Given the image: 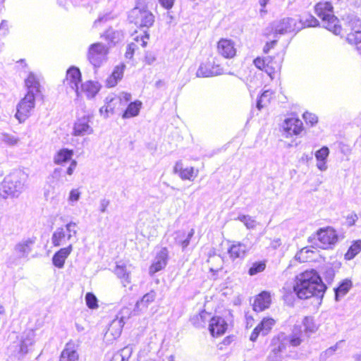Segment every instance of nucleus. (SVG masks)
Wrapping results in <instances>:
<instances>
[{
    "label": "nucleus",
    "mask_w": 361,
    "mask_h": 361,
    "mask_svg": "<svg viewBox=\"0 0 361 361\" xmlns=\"http://www.w3.org/2000/svg\"><path fill=\"white\" fill-rule=\"evenodd\" d=\"M326 288L321 276L314 269L306 270L299 274L295 278L293 286L294 292L302 300L311 298L322 300Z\"/></svg>",
    "instance_id": "1"
},
{
    "label": "nucleus",
    "mask_w": 361,
    "mask_h": 361,
    "mask_svg": "<svg viewBox=\"0 0 361 361\" xmlns=\"http://www.w3.org/2000/svg\"><path fill=\"white\" fill-rule=\"evenodd\" d=\"M26 180L25 174L16 171L7 176L0 185V196L16 197L22 192Z\"/></svg>",
    "instance_id": "2"
},
{
    "label": "nucleus",
    "mask_w": 361,
    "mask_h": 361,
    "mask_svg": "<svg viewBox=\"0 0 361 361\" xmlns=\"http://www.w3.org/2000/svg\"><path fill=\"white\" fill-rule=\"evenodd\" d=\"M314 10L326 29L336 35L341 32V26L338 19L334 14V8L330 2H319L315 6Z\"/></svg>",
    "instance_id": "3"
},
{
    "label": "nucleus",
    "mask_w": 361,
    "mask_h": 361,
    "mask_svg": "<svg viewBox=\"0 0 361 361\" xmlns=\"http://www.w3.org/2000/svg\"><path fill=\"white\" fill-rule=\"evenodd\" d=\"M300 30L301 26H298V20L290 17H286L269 24L264 29V35L269 37L271 34H274V37H277L278 35H286L298 32Z\"/></svg>",
    "instance_id": "4"
},
{
    "label": "nucleus",
    "mask_w": 361,
    "mask_h": 361,
    "mask_svg": "<svg viewBox=\"0 0 361 361\" xmlns=\"http://www.w3.org/2000/svg\"><path fill=\"white\" fill-rule=\"evenodd\" d=\"M110 47L102 42L91 44L87 52L88 61L95 68L101 67L108 60Z\"/></svg>",
    "instance_id": "5"
},
{
    "label": "nucleus",
    "mask_w": 361,
    "mask_h": 361,
    "mask_svg": "<svg viewBox=\"0 0 361 361\" xmlns=\"http://www.w3.org/2000/svg\"><path fill=\"white\" fill-rule=\"evenodd\" d=\"M349 32L346 36V41L355 47L361 54V19L357 16H352L347 23Z\"/></svg>",
    "instance_id": "6"
},
{
    "label": "nucleus",
    "mask_w": 361,
    "mask_h": 361,
    "mask_svg": "<svg viewBox=\"0 0 361 361\" xmlns=\"http://www.w3.org/2000/svg\"><path fill=\"white\" fill-rule=\"evenodd\" d=\"M34 344V340L32 337L27 336L25 338L15 341L8 347V353L11 357L22 360L29 353L30 348Z\"/></svg>",
    "instance_id": "7"
},
{
    "label": "nucleus",
    "mask_w": 361,
    "mask_h": 361,
    "mask_svg": "<svg viewBox=\"0 0 361 361\" xmlns=\"http://www.w3.org/2000/svg\"><path fill=\"white\" fill-rule=\"evenodd\" d=\"M77 224L70 221L66 224L65 228H58L53 233L51 242L54 246L59 247L65 243V238L70 240L72 237L76 236L78 231L76 229Z\"/></svg>",
    "instance_id": "8"
},
{
    "label": "nucleus",
    "mask_w": 361,
    "mask_h": 361,
    "mask_svg": "<svg viewBox=\"0 0 361 361\" xmlns=\"http://www.w3.org/2000/svg\"><path fill=\"white\" fill-rule=\"evenodd\" d=\"M317 246L322 249L332 248L338 241V235L331 227L320 228L317 232Z\"/></svg>",
    "instance_id": "9"
},
{
    "label": "nucleus",
    "mask_w": 361,
    "mask_h": 361,
    "mask_svg": "<svg viewBox=\"0 0 361 361\" xmlns=\"http://www.w3.org/2000/svg\"><path fill=\"white\" fill-rule=\"evenodd\" d=\"M36 97L25 95L17 105L16 118L20 123L26 121L31 115L35 107Z\"/></svg>",
    "instance_id": "10"
},
{
    "label": "nucleus",
    "mask_w": 361,
    "mask_h": 361,
    "mask_svg": "<svg viewBox=\"0 0 361 361\" xmlns=\"http://www.w3.org/2000/svg\"><path fill=\"white\" fill-rule=\"evenodd\" d=\"M91 120L92 117L90 115L77 118L73 126L72 135L82 137L92 135L94 133V129L90 124Z\"/></svg>",
    "instance_id": "11"
},
{
    "label": "nucleus",
    "mask_w": 361,
    "mask_h": 361,
    "mask_svg": "<svg viewBox=\"0 0 361 361\" xmlns=\"http://www.w3.org/2000/svg\"><path fill=\"white\" fill-rule=\"evenodd\" d=\"M286 348V343L283 336L274 338L271 341V350L267 357V361H283Z\"/></svg>",
    "instance_id": "12"
},
{
    "label": "nucleus",
    "mask_w": 361,
    "mask_h": 361,
    "mask_svg": "<svg viewBox=\"0 0 361 361\" xmlns=\"http://www.w3.org/2000/svg\"><path fill=\"white\" fill-rule=\"evenodd\" d=\"M26 94L38 97L42 94V85L39 77L35 73L30 72L24 80Z\"/></svg>",
    "instance_id": "13"
},
{
    "label": "nucleus",
    "mask_w": 361,
    "mask_h": 361,
    "mask_svg": "<svg viewBox=\"0 0 361 361\" xmlns=\"http://www.w3.org/2000/svg\"><path fill=\"white\" fill-rule=\"evenodd\" d=\"M81 82V73L80 70L75 67L70 68L66 73V78L64 83L73 89L77 97H80L79 84Z\"/></svg>",
    "instance_id": "14"
},
{
    "label": "nucleus",
    "mask_w": 361,
    "mask_h": 361,
    "mask_svg": "<svg viewBox=\"0 0 361 361\" xmlns=\"http://www.w3.org/2000/svg\"><path fill=\"white\" fill-rule=\"evenodd\" d=\"M276 322L271 317H264L261 322L254 329L250 335V340L255 341L259 335L266 336L271 330Z\"/></svg>",
    "instance_id": "15"
},
{
    "label": "nucleus",
    "mask_w": 361,
    "mask_h": 361,
    "mask_svg": "<svg viewBox=\"0 0 361 361\" xmlns=\"http://www.w3.org/2000/svg\"><path fill=\"white\" fill-rule=\"evenodd\" d=\"M281 128L286 133V136L298 135L302 130V122L298 118L290 117L284 120Z\"/></svg>",
    "instance_id": "16"
},
{
    "label": "nucleus",
    "mask_w": 361,
    "mask_h": 361,
    "mask_svg": "<svg viewBox=\"0 0 361 361\" xmlns=\"http://www.w3.org/2000/svg\"><path fill=\"white\" fill-rule=\"evenodd\" d=\"M227 327V323L221 317H213L209 319V330L213 337H218L224 334Z\"/></svg>",
    "instance_id": "17"
},
{
    "label": "nucleus",
    "mask_w": 361,
    "mask_h": 361,
    "mask_svg": "<svg viewBox=\"0 0 361 361\" xmlns=\"http://www.w3.org/2000/svg\"><path fill=\"white\" fill-rule=\"evenodd\" d=\"M217 51L224 58L234 57L236 54L234 42L226 38L221 39L217 44Z\"/></svg>",
    "instance_id": "18"
},
{
    "label": "nucleus",
    "mask_w": 361,
    "mask_h": 361,
    "mask_svg": "<svg viewBox=\"0 0 361 361\" xmlns=\"http://www.w3.org/2000/svg\"><path fill=\"white\" fill-rule=\"evenodd\" d=\"M250 247V245L247 243L234 242L228 249V254L233 259H243Z\"/></svg>",
    "instance_id": "19"
},
{
    "label": "nucleus",
    "mask_w": 361,
    "mask_h": 361,
    "mask_svg": "<svg viewBox=\"0 0 361 361\" xmlns=\"http://www.w3.org/2000/svg\"><path fill=\"white\" fill-rule=\"evenodd\" d=\"M175 173H178L182 180L193 181L198 175V170L193 167H183L181 162H177L174 166Z\"/></svg>",
    "instance_id": "20"
},
{
    "label": "nucleus",
    "mask_w": 361,
    "mask_h": 361,
    "mask_svg": "<svg viewBox=\"0 0 361 361\" xmlns=\"http://www.w3.org/2000/svg\"><path fill=\"white\" fill-rule=\"evenodd\" d=\"M73 245L70 244L66 247L61 248L52 257L53 264L59 269L63 267L66 259L73 251Z\"/></svg>",
    "instance_id": "21"
},
{
    "label": "nucleus",
    "mask_w": 361,
    "mask_h": 361,
    "mask_svg": "<svg viewBox=\"0 0 361 361\" xmlns=\"http://www.w3.org/2000/svg\"><path fill=\"white\" fill-rule=\"evenodd\" d=\"M101 85L98 82L89 80L81 85L80 96L85 94L87 98L92 99L99 92Z\"/></svg>",
    "instance_id": "22"
},
{
    "label": "nucleus",
    "mask_w": 361,
    "mask_h": 361,
    "mask_svg": "<svg viewBox=\"0 0 361 361\" xmlns=\"http://www.w3.org/2000/svg\"><path fill=\"white\" fill-rule=\"evenodd\" d=\"M279 336H283L286 345L289 343L293 347L299 346L304 341L303 334L300 326H295L290 336H286L284 334H281Z\"/></svg>",
    "instance_id": "23"
},
{
    "label": "nucleus",
    "mask_w": 361,
    "mask_h": 361,
    "mask_svg": "<svg viewBox=\"0 0 361 361\" xmlns=\"http://www.w3.org/2000/svg\"><path fill=\"white\" fill-rule=\"evenodd\" d=\"M123 326L124 324L121 322L114 319L105 334L104 337L106 340L112 342L118 338L121 334Z\"/></svg>",
    "instance_id": "24"
},
{
    "label": "nucleus",
    "mask_w": 361,
    "mask_h": 361,
    "mask_svg": "<svg viewBox=\"0 0 361 361\" xmlns=\"http://www.w3.org/2000/svg\"><path fill=\"white\" fill-rule=\"evenodd\" d=\"M329 155V149L327 147H322L315 152L314 156L317 160V168L321 171H325L328 169L327 159Z\"/></svg>",
    "instance_id": "25"
},
{
    "label": "nucleus",
    "mask_w": 361,
    "mask_h": 361,
    "mask_svg": "<svg viewBox=\"0 0 361 361\" xmlns=\"http://www.w3.org/2000/svg\"><path fill=\"white\" fill-rule=\"evenodd\" d=\"M271 304V295L268 292H262L255 300L253 310L261 312L268 308Z\"/></svg>",
    "instance_id": "26"
},
{
    "label": "nucleus",
    "mask_w": 361,
    "mask_h": 361,
    "mask_svg": "<svg viewBox=\"0 0 361 361\" xmlns=\"http://www.w3.org/2000/svg\"><path fill=\"white\" fill-rule=\"evenodd\" d=\"M142 103L140 100L130 102L122 115L123 118H131L137 116L142 109Z\"/></svg>",
    "instance_id": "27"
},
{
    "label": "nucleus",
    "mask_w": 361,
    "mask_h": 361,
    "mask_svg": "<svg viewBox=\"0 0 361 361\" xmlns=\"http://www.w3.org/2000/svg\"><path fill=\"white\" fill-rule=\"evenodd\" d=\"M125 65L121 64L116 66L111 75L106 79V85L109 87L116 86L123 75Z\"/></svg>",
    "instance_id": "28"
},
{
    "label": "nucleus",
    "mask_w": 361,
    "mask_h": 361,
    "mask_svg": "<svg viewBox=\"0 0 361 361\" xmlns=\"http://www.w3.org/2000/svg\"><path fill=\"white\" fill-rule=\"evenodd\" d=\"M35 240L31 238L23 240L15 246V251L21 257H26L30 252Z\"/></svg>",
    "instance_id": "29"
},
{
    "label": "nucleus",
    "mask_w": 361,
    "mask_h": 361,
    "mask_svg": "<svg viewBox=\"0 0 361 361\" xmlns=\"http://www.w3.org/2000/svg\"><path fill=\"white\" fill-rule=\"evenodd\" d=\"M78 355L73 343H67L62 351L60 361H78Z\"/></svg>",
    "instance_id": "30"
},
{
    "label": "nucleus",
    "mask_w": 361,
    "mask_h": 361,
    "mask_svg": "<svg viewBox=\"0 0 361 361\" xmlns=\"http://www.w3.org/2000/svg\"><path fill=\"white\" fill-rule=\"evenodd\" d=\"M73 151L66 148L59 150L54 157V162L56 164H63L71 160L73 156Z\"/></svg>",
    "instance_id": "31"
},
{
    "label": "nucleus",
    "mask_w": 361,
    "mask_h": 361,
    "mask_svg": "<svg viewBox=\"0 0 361 361\" xmlns=\"http://www.w3.org/2000/svg\"><path fill=\"white\" fill-rule=\"evenodd\" d=\"M117 102V97L114 96L107 97L106 98V104L99 109L101 114L105 118L109 117V114H112L114 113Z\"/></svg>",
    "instance_id": "32"
},
{
    "label": "nucleus",
    "mask_w": 361,
    "mask_h": 361,
    "mask_svg": "<svg viewBox=\"0 0 361 361\" xmlns=\"http://www.w3.org/2000/svg\"><path fill=\"white\" fill-rule=\"evenodd\" d=\"M101 37L108 41L107 45L111 47L110 44H115L122 39L123 34L119 31L109 29Z\"/></svg>",
    "instance_id": "33"
},
{
    "label": "nucleus",
    "mask_w": 361,
    "mask_h": 361,
    "mask_svg": "<svg viewBox=\"0 0 361 361\" xmlns=\"http://www.w3.org/2000/svg\"><path fill=\"white\" fill-rule=\"evenodd\" d=\"M114 272L121 279L123 286L126 287L130 283V273L127 271L125 265L117 264Z\"/></svg>",
    "instance_id": "34"
},
{
    "label": "nucleus",
    "mask_w": 361,
    "mask_h": 361,
    "mask_svg": "<svg viewBox=\"0 0 361 361\" xmlns=\"http://www.w3.org/2000/svg\"><path fill=\"white\" fill-rule=\"evenodd\" d=\"M318 25L319 21L310 13L302 15L298 20V26H301V29L306 27H316Z\"/></svg>",
    "instance_id": "35"
},
{
    "label": "nucleus",
    "mask_w": 361,
    "mask_h": 361,
    "mask_svg": "<svg viewBox=\"0 0 361 361\" xmlns=\"http://www.w3.org/2000/svg\"><path fill=\"white\" fill-rule=\"evenodd\" d=\"M352 287V282L349 279H345L340 286L335 288V299L338 301L341 298L343 297L350 290Z\"/></svg>",
    "instance_id": "36"
},
{
    "label": "nucleus",
    "mask_w": 361,
    "mask_h": 361,
    "mask_svg": "<svg viewBox=\"0 0 361 361\" xmlns=\"http://www.w3.org/2000/svg\"><path fill=\"white\" fill-rule=\"evenodd\" d=\"M265 72L273 78L276 73L281 69V63L274 60L272 58L267 57V63H266Z\"/></svg>",
    "instance_id": "37"
},
{
    "label": "nucleus",
    "mask_w": 361,
    "mask_h": 361,
    "mask_svg": "<svg viewBox=\"0 0 361 361\" xmlns=\"http://www.w3.org/2000/svg\"><path fill=\"white\" fill-rule=\"evenodd\" d=\"M273 96V92L270 90H264L257 100V107L259 110L267 106L269 104Z\"/></svg>",
    "instance_id": "38"
},
{
    "label": "nucleus",
    "mask_w": 361,
    "mask_h": 361,
    "mask_svg": "<svg viewBox=\"0 0 361 361\" xmlns=\"http://www.w3.org/2000/svg\"><path fill=\"white\" fill-rule=\"evenodd\" d=\"M210 314L203 310L200 312L197 315L193 317L191 319L192 324L197 327L203 326L205 322L210 319Z\"/></svg>",
    "instance_id": "39"
},
{
    "label": "nucleus",
    "mask_w": 361,
    "mask_h": 361,
    "mask_svg": "<svg viewBox=\"0 0 361 361\" xmlns=\"http://www.w3.org/2000/svg\"><path fill=\"white\" fill-rule=\"evenodd\" d=\"M156 295H157L154 291H151L150 293L145 294L141 300L137 302L135 305V309L140 310L147 307L149 302L154 300Z\"/></svg>",
    "instance_id": "40"
},
{
    "label": "nucleus",
    "mask_w": 361,
    "mask_h": 361,
    "mask_svg": "<svg viewBox=\"0 0 361 361\" xmlns=\"http://www.w3.org/2000/svg\"><path fill=\"white\" fill-rule=\"evenodd\" d=\"M210 66H211L210 63H202L196 72V75L197 77H203V78L214 76V74L217 73L212 72Z\"/></svg>",
    "instance_id": "41"
},
{
    "label": "nucleus",
    "mask_w": 361,
    "mask_h": 361,
    "mask_svg": "<svg viewBox=\"0 0 361 361\" xmlns=\"http://www.w3.org/2000/svg\"><path fill=\"white\" fill-rule=\"evenodd\" d=\"M361 252V240L353 242L345 255V258L348 260L353 259L358 253Z\"/></svg>",
    "instance_id": "42"
},
{
    "label": "nucleus",
    "mask_w": 361,
    "mask_h": 361,
    "mask_svg": "<svg viewBox=\"0 0 361 361\" xmlns=\"http://www.w3.org/2000/svg\"><path fill=\"white\" fill-rule=\"evenodd\" d=\"M135 310L133 311L132 308L130 307H124L120 310L115 319L118 320L119 322H121L122 324H125L126 322L135 314Z\"/></svg>",
    "instance_id": "43"
},
{
    "label": "nucleus",
    "mask_w": 361,
    "mask_h": 361,
    "mask_svg": "<svg viewBox=\"0 0 361 361\" xmlns=\"http://www.w3.org/2000/svg\"><path fill=\"white\" fill-rule=\"evenodd\" d=\"M142 15V18L140 20H135V25L145 27L152 25L154 22L153 15L147 10H144V13Z\"/></svg>",
    "instance_id": "44"
},
{
    "label": "nucleus",
    "mask_w": 361,
    "mask_h": 361,
    "mask_svg": "<svg viewBox=\"0 0 361 361\" xmlns=\"http://www.w3.org/2000/svg\"><path fill=\"white\" fill-rule=\"evenodd\" d=\"M302 324L306 334L314 333L318 329V326L314 322L313 318L310 317H305L303 319Z\"/></svg>",
    "instance_id": "45"
},
{
    "label": "nucleus",
    "mask_w": 361,
    "mask_h": 361,
    "mask_svg": "<svg viewBox=\"0 0 361 361\" xmlns=\"http://www.w3.org/2000/svg\"><path fill=\"white\" fill-rule=\"evenodd\" d=\"M237 219L243 222L247 229H255L259 224L253 217L249 215H240Z\"/></svg>",
    "instance_id": "46"
},
{
    "label": "nucleus",
    "mask_w": 361,
    "mask_h": 361,
    "mask_svg": "<svg viewBox=\"0 0 361 361\" xmlns=\"http://www.w3.org/2000/svg\"><path fill=\"white\" fill-rule=\"evenodd\" d=\"M58 194L54 186L48 184L44 188V197L47 201L53 202L57 197Z\"/></svg>",
    "instance_id": "47"
},
{
    "label": "nucleus",
    "mask_w": 361,
    "mask_h": 361,
    "mask_svg": "<svg viewBox=\"0 0 361 361\" xmlns=\"http://www.w3.org/2000/svg\"><path fill=\"white\" fill-rule=\"evenodd\" d=\"M131 353L132 349L130 348H123L119 353L114 355L111 361H128Z\"/></svg>",
    "instance_id": "48"
},
{
    "label": "nucleus",
    "mask_w": 361,
    "mask_h": 361,
    "mask_svg": "<svg viewBox=\"0 0 361 361\" xmlns=\"http://www.w3.org/2000/svg\"><path fill=\"white\" fill-rule=\"evenodd\" d=\"M1 140L4 144L8 146H15L18 145L20 141L18 137L8 133H3Z\"/></svg>",
    "instance_id": "49"
},
{
    "label": "nucleus",
    "mask_w": 361,
    "mask_h": 361,
    "mask_svg": "<svg viewBox=\"0 0 361 361\" xmlns=\"http://www.w3.org/2000/svg\"><path fill=\"white\" fill-rule=\"evenodd\" d=\"M81 192L78 188H73L70 190L67 201L71 206H74L80 200Z\"/></svg>",
    "instance_id": "50"
},
{
    "label": "nucleus",
    "mask_w": 361,
    "mask_h": 361,
    "mask_svg": "<svg viewBox=\"0 0 361 361\" xmlns=\"http://www.w3.org/2000/svg\"><path fill=\"white\" fill-rule=\"evenodd\" d=\"M266 264L263 262H257L252 264L248 273L250 276H254L263 271L265 269Z\"/></svg>",
    "instance_id": "51"
},
{
    "label": "nucleus",
    "mask_w": 361,
    "mask_h": 361,
    "mask_svg": "<svg viewBox=\"0 0 361 361\" xmlns=\"http://www.w3.org/2000/svg\"><path fill=\"white\" fill-rule=\"evenodd\" d=\"M85 301L87 307L90 309H96L98 307L97 299L92 293H87L85 295Z\"/></svg>",
    "instance_id": "52"
},
{
    "label": "nucleus",
    "mask_w": 361,
    "mask_h": 361,
    "mask_svg": "<svg viewBox=\"0 0 361 361\" xmlns=\"http://www.w3.org/2000/svg\"><path fill=\"white\" fill-rule=\"evenodd\" d=\"M142 13H144V10H142L138 7L134 8L130 14L131 21L135 24V20H138V19L140 20L142 18Z\"/></svg>",
    "instance_id": "53"
},
{
    "label": "nucleus",
    "mask_w": 361,
    "mask_h": 361,
    "mask_svg": "<svg viewBox=\"0 0 361 361\" xmlns=\"http://www.w3.org/2000/svg\"><path fill=\"white\" fill-rule=\"evenodd\" d=\"M168 251L166 248H163L159 252V270L164 267L167 264Z\"/></svg>",
    "instance_id": "54"
},
{
    "label": "nucleus",
    "mask_w": 361,
    "mask_h": 361,
    "mask_svg": "<svg viewBox=\"0 0 361 361\" xmlns=\"http://www.w3.org/2000/svg\"><path fill=\"white\" fill-rule=\"evenodd\" d=\"M303 118L307 123H310L311 126L316 124L318 122L317 116L312 113L305 112L303 114Z\"/></svg>",
    "instance_id": "55"
},
{
    "label": "nucleus",
    "mask_w": 361,
    "mask_h": 361,
    "mask_svg": "<svg viewBox=\"0 0 361 361\" xmlns=\"http://www.w3.org/2000/svg\"><path fill=\"white\" fill-rule=\"evenodd\" d=\"M266 63H267V58L266 59H262V58H257L254 60V64L255 66L262 71H265L266 68Z\"/></svg>",
    "instance_id": "56"
},
{
    "label": "nucleus",
    "mask_w": 361,
    "mask_h": 361,
    "mask_svg": "<svg viewBox=\"0 0 361 361\" xmlns=\"http://www.w3.org/2000/svg\"><path fill=\"white\" fill-rule=\"evenodd\" d=\"M149 39V36L147 35H145L142 36H137L134 40L135 43L137 44V47L140 45L141 47H144L146 46L147 42V40Z\"/></svg>",
    "instance_id": "57"
},
{
    "label": "nucleus",
    "mask_w": 361,
    "mask_h": 361,
    "mask_svg": "<svg viewBox=\"0 0 361 361\" xmlns=\"http://www.w3.org/2000/svg\"><path fill=\"white\" fill-rule=\"evenodd\" d=\"M137 49V44H136L135 42H131L130 44H129L126 52V57L128 59H131L133 57L135 50Z\"/></svg>",
    "instance_id": "58"
},
{
    "label": "nucleus",
    "mask_w": 361,
    "mask_h": 361,
    "mask_svg": "<svg viewBox=\"0 0 361 361\" xmlns=\"http://www.w3.org/2000/svg\"><path fill=\"white\" fill-rule=\"evenodd\" d=\"M131 98H132V96L130 93L123 92L120 93V94L117 99H118V100L120 101V102L126 104L127 102L130 101Z\"/></svg>",
    "instance_id": "59"
},
{
    "label": "nucleus",
    "mask_w": 361,
    "mask_h": 361,
    "mask_svg": "<svg viewBox=\"0 0 361 361\" xmlns=\"http://www.w3.org/2000/svg\"><path fill=\"white\" fill-rule=\"evenodd\" d=\"M195 233L194 229H191L190 231L188 233L187 238L181 242V246L183 249H185L190 244V241L191 238Z\"/></svg>",
    "instance_id": "60"
},
{
    "label": "nucleus",
    "mask_w": 361,
    "mask_h": 361,
    "mask_svg": "<svg viewBox=\"0 0 361 361\" xmlns=\"http://www.w3.org/2000/svg\"><path fill=\"white\" fill-rule=\"evenodd\" d=\"M8 32V24L6 20H2L0 24V35H6Z\"/></svg>",
    "instance_id": "61"
},
{
    "label": "nucleus",
    "mask_w": 361,
    "mask_h": 361,
    "mask_svg": "<svg viewBox=\"0 0 361 361\" xmlns=\"http://www.w3.org/2000/svg\"><path fill=\"white\" fill-rule=\"evenodd\" d=\"M358 217L356 214L352 213L347 216L346 221L348 226H351L355 224Z\"/></svg>",
    "instance_id": "62"
},
{
    "label": "nucleus",
    "mask_w": 361,
    "mask_h": 361,
    "mask_svg": "<svg viewBox=\"0 0 361 361\" xmlns=\"http://www.w3.org/2000/svg\"><path fill=\"white\" fill-rule=\"evenodd\" d=\"M175 0H159V4L166 9L173 7Z\"/></svg>",
    "instance_id": "63"
},
{
    "label": "nucleus",
    "mask_w": 361,
    "mask_h": 361,
    "mask_svg": "<svg viewBox=\"0 0 361 361\" xmlns=\"http://www.w3.org/2000/svg\"><path fill=\"white\" fill-rule=\"evenodd\" d=\"M77 161L75 160H71V162L69 165V166L67 168V170H66V173L68 175V176H72L76 166H77Z\"/></svg>",
    "instance_id": "64"
}]
</instances>
